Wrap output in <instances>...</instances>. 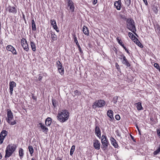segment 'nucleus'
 I'll return each mask as SVG.
<instances>
[{"mask_svg": "<svg viewBox=\"0 0 160 160\" xmlns=\"http://www.w3.org/2000/svg\"><path fill=\"white\" fill-rule=\"evenodd\" d=\"M69 117V113L66 110L59 112L57 116V119L61 122H64L67 121Z\"/></svg>", "mask_w": 160, "mask_h": 160, "instance_id": "nucleus-1", "label": "nucleus"}, {"mask_svg": "<svg viewBox=\"0 0 160 160\" xmlns=\"http://www.w3.org/2000/svg\"><path fill=\"white\" fill-rule=\"evenodd\" d=\"M17 146L14 144H11L8 145L5 150V158H9L15 151Z\"/></svg>", "mask_w": 160, "mask_h": 160, "instance_id": "nucleus-2", "label": "nucleus"}, {"mask_svg": "<svg viewBox=\"0 0 160 160\" xmlns=\"http://www.w3.org/2000/svg\"><path fill=\"white\" fill-rule=\"evenodd\" d=\"M126 25L127 28L133 32L137 36V34L135 33L136 31L135 22L134 20L131 18H127L126 21Z\"/></svg>", "mask_w": 160, "mask_h": 160, "instance_id": "nucleus-3", "label": "nucleus"}, {"mask_svg": "<svg viewBox=\"0 0 160 160\" xmlns=\"http://www.w3.org/2000/svg\"><path fill=\"white\" fill-rule=\"evenodd\" d=\"M7 122L10 125H14L16 123L15 120L13 122H11V121L13 118V116L11 111L10 109L7 110Z\"/></svg>", "mask_w": 160, "mask_h": 160, "instance_id": "nucleus-4", "label": "nucleus"}, {"mask_svg": "<svg viewBox=\"0 0 160 160\" xmlns=\"http://www.w3.org/2000/svg\"><path fill=\"white\" fill-rule=\"evenodd\" d=\"M105 102L104 101L102 100H96L93 104L92 108L96 109L97 107L101 108L104 106Z\"/></svg>", "mask_w": 160, "mask_h": 160, "instance_id": "nucleus-5", "label": "nucleus"}, {"mask_svg": "<svg viewBox=\"0 0 160 160\" xmlns=\"http://www.w3.org/2000/svg\"><path fill=\"white\" fill-rule=\"evenodd\" d=\"M21 43L23 49L26 51L28 52L29 48L26 40L25 38H22L21 40Z\"/></svg>", "mask_w": 160, "mask_h": 160, "instance_id": "nucleus-6", "label": "nucleus"}, {"mask_svg": "<svg viewBox=\"0 0 160 160\" xmlns=\"http://www.w3.org/2000/svg\"><path fill=\"white\" fill-rule=\"evenodd\" d=\"M101 142L103 146V148L106 149L108 146L109 143L105 136H102Z\"/></svg>", "mask_w": 160, "mask_h": 160, "instance_id": "nucleus-7", "label": "nucleus"}, {"mask_svg": "<svg viewBox=\"0 0 160 160\" xmlns=\"http://www.w3.org/2000/svg\"><path fill=\"white\" fill-rule=\"evenodd\" d=\"M122 58H119L121 60H122V63L126 65L127 67H129L130 66V64L124 55L121 56Z\"/></svg>", "mask_w": 160, "mask_h": 160, "instance_id": "nucleus-8", "label": "nucleus"}, {"mask_svg": "<svg viewBox=\"0 0 160 160\" xmlns=\"http://www.w3.org/2000/svg\"><path fill=\"white\" fill-rule=\"evenodd\" d=\"M8 134V132L6 131L2 130L0 134V144H1L3 142V140L5 137Z\"/></svg>", "mask_w": 160, "mask_h": 160, "instance_id": "nucleus-9", "label": "nucleus"}, {"mask_svg": "<svg viewBox=\"0 0 160 160\" xmlns=\"http://www.w3.org/2000/svg\"><path fill=\"white\" fill-rule=\"evenodd\" d=\"M68 6L69 7V9L72 12L74 11V6L73 5V3L71 0H68Z\"/></svg>", "mask_w": 160, "mask_h": 160, "instance_id": "nucleus-10", "label": "nucleus"}, {"mask_svg": "<svg viewBox=\"0 0 160 160\" xmlns=\"http://www.w3.org/2000/svg\"><path fill=\"white\" fill-rule=\"evenodd\" d=\"M7 9L8 10L9 12L12 13L13 14H16L17 12V9L14 7H12L9 6Z\"/></svg>", "mask_w": 160, "mask_h": 160, "instance_id": "nucleus-11", "label": "nucleus"}, {"mask_svg": "<svg viewBox=\"0 0 160 160\" xmlns=\"http://www.w3.org/2000/svg\"><path fill=\"white\" fill-rule=\"evenodd\" d=\"M7 50L11 51L13 54L16 55L17 53L14 48L11 45H8L6 47Z\"/></svg>", "mask_w": 160, "mask_h": 160, "instance_id": "nucleus-12", "label": "nucleus"}, {"mask_svg": "<svg viewBox=\"0 0 160 160\" xmlns=\"http://www.w3.org/2000/svg\"><path fill=\"white\" fill-rule=\"evenodd\" d=\"M16 86V83L13 81L10 82L9 83V89L10 94L12 95V94L13 88Z\"/></svg>", "mask_w": 160, "mask_h": 160, "instance_id": "nucleus-13", "label": "nucleus"}, {"mask_svg": "<svg viewBox=\"0 0 160 160\" xmlns=\"http://www.w3.org/2000/svg\"><path fill=\"white\" fill-rule=\"evenodd\" d=\"M95 132L97 136L100 138L101 135V131L99 127L97 125L96 126Z\"/></svg>", "mask_w": 160, "mask_h": 160, "instance_id": "nucleus-14", "label": "nucleus"}, {"mask_svg": "<svg viewBox=\"0 0 160 160\" xmlns=\"http://www.w3.org/2000/svg\"><path fill=\"white\" fill-rule=\"evenodd\" d=\"M93 146L94 148L97 150H99L100 148V143L98 140H96L93 142Z\"/></svg>", "mask_w": 160, "mask_h": 160, "instance_id": "nucleus-15", "label": "nucleus"}, {"mask_svg": "<svg viewBox=\"0 0 160 160\" xmlns=\"http://www.w3.org/2000/svg\"><path fill=\"white\" fill-rule=\"evenodd\" d=\"M121 1L118 0V1H115L114 3V6L118 10H120L121 8Z\"/></svg>", "mask_w": 160, "mask_h": 160, "instance_id": "nucleus-16", "label": "nucleus"}, {"mask_svg": "<svg viewBox=\"0 0 160 160\" xmlns=\"http://www.w3.org/2000/svg\"><path fill=\"white\" fill-rule=\"evenodd\" d=\"M113 111L110 110H109L107 112L108 116L109 117L110 121H112L114 119V118L113 116Z\"/></svg>", "mask_w": 160, "mask_h": 160, "instance_id": "nucleus-17", "label": "nucleus"}, {"mask_svg": "<svg viewBox=\"0 0 160 160\" xmlns=\"http://www.w3.org/2000/svg\"><path fill=\"white\" fill-rule=\"evenodd\" d=\"M52 122V119L51 118H48L45 120V124L47 126H49Z\"/></svg>", "mask_w": 160, "mask_h": 160, "instance_id": "nucleus-18", "label": "nucleus"}, {"mask_svg": "<svg viewBox=\"0 0 160 160\" xmlns=\"http://www.w3.org/2000/svg\"><path fill=\"white\" fill-rule=\"evenodd\" d=\"M111 143L115 147H117L118 145L116 142V140L112 137L110 138Z\"/></svg>", "mask_w": 160, "mask_h": 160, "instance_id": "nucleus-19", "label": "nucleus"}, {"mask_svg": "<svg viewBox=\"0 0 160 160\" xmlns=\"http://www.w3.org/2000/svg\"><path fill=\"white\" fill-rule=\"evenodd\" d=\"M135 104L136 105V108L138 111L141 110L143 109L141 102H138V103H136Z\"/></svg>", "mask_w": 160, "mask_h": 160, "instance_id": "nucleus-20", "label": "nucleus"}, {"mask_svg": "<svg viewBox=\"0 0 160 160\" xmlns=\"http://www.w3.org/2000/svg\"><path fill=\"white\" fill-rule=\"evenodd\" d=\"M159 8V5L156 4L154 5L152 9L154 12L156 14L158 12Z\"/></svg>", "mask_w": 160, "mask_h": 160, "instance_id": "nucleus-21", "label": "nucleus"}, {"mask_svg": "<svg viewBox=\"0 0 160 160\" xmlns=\"http://www.w3.org/2000/svg\"><path fill=\"white\" fill-rule=\"evenodd\" d=\"M82 31L83 33L86 35H89V32L88 28L85 26H84L82 28Z\"/></svg>", "mask_w": 160, "mask_h": 160, "instance_id": "nucleus-22", "label": "nucleus"}, {"mask_svg": "<svg viewBox=\"0 0 160 160\" xmlns=\"http://www.w3.org/2000/svg\"><path fill=\"white\" fill-rule=\"evenodd\" d=\"M51 34V38H52L51 42H53L54 41L56 40L57 39V36L54 33H52Z\"/></svg>", "mask_w": 160, "mask_h": 160, "instance_id": "nucleus-23", "label": "nucleus"}, {"mask_svg": "<svg viewBox=\"0 0 160 160\" xmlns=\"http://www.w3.org/2000/svg\"><path fill=\"white\" fill-rule=\"evenodd\" d=\"M39 124L40 125V127L42 130H43V132H47L48 130L47 128L42 123H40Z\"/></svg>", "mask_w": 160, "mask_h": 160, "instance_id": "nucleus-24", "label": "nucleus"}, {"mask_svg": "<svg viewBox=\"0 0 160 160\" xmlns=\"http://www.w3.org/2000/svg\"><path fill=\"white\" fill-rule=\"evenodd\" d=\"M129 37L133 41L135 40L137 38L131 32H129L128 33Z\"/></svg>", "mask_w": 160, "mask_h": 160, "instance_id": "nucleus-25", "label": "nucleus"}, {"mask_svg": "<svg viewBox=\"0 0 160 160\" xmlns=\"http://www.w3.org/2000/svg\"><path fill=\"white\" fill-rule=\"evenodd\" d=\"M136 44L139 46L140 48H142L143 45L142 44L140 43V41L138 40L137 38L134 41H133Z\"/></svg>", "mask_w": 160, "mask_h": 160, "instance_id": "nucleus-26", "label": "nucleus"}, {"mask_svg": "<svg viewBox=\"0 0 160 160\" xmlns=\"http://www.w3.org/2000/svg\"><path fill=\"white\" fill-rule=\"evenodd\" d=\"M58 71L59 73L61 75H62L64 73V68L62 67L58 68Z\"/></svg>", "mask_w": 160, "mask_h": 160, "instance_id": "nucleus-27", "label": "nucleus"}, {"mask_svg": "<svg viewBox=\"0 0 160 160\" xmlns=\"http://www.w3.org/2000/svg\"><path fill=\"white\" fill-rule=\"evenodd\" d=\"M155 29L156 32L159 34H160V27L158 24H156L155 26Z\"/></svg>", "mask_w": 160, "mask_h": 160, "instance_id": "nucleus-28", "label": "nucleus"}, {"mask_svg": "<svg viewBox=\"0 0 160 160\" xmlns=\"http://www.w3.org/2000/svg\"><path fill=\"white\" fill-rule=\"evenodd\" d=\"M30 45L32 50L33 51H36V45L32 41H31Z\"/></svg>", "mask_w": 160, "mask_h": 160, "instance_id": "nucleus-29", "label": "nucleus"}, {"mask_svg": "<svg viewBox=\"0 0 160 160\" xmlns=\"http://www.w3.org/2000/svg\"><path fill=\"white\" fill-rule=\"evenodd\" d=\"M19 155L20 157H21V158L22 157H23L24 153H23V150L21 148H20L19 150Z\"/></svg>", "mask_w": 160, "mask_h": 160, "instance_id": "nucleus-30", "label": "nucleus"}, {"mask_svg": "<svg viewBox=\"0 0 160 160\" xmlns=\"http://www.w3.org/2000/svg\"><path fill=\"white\" fill-rule=\"evenodd\" d=\"M28 149L30 154L31 156L34 150L32 147V146H28Z\"/></svg>", "mask_w": 160, "mask_h": 160, "instance_id": "nucleus-31", "label": "nucleus"}, {"mask_svg": "<svg viewBox=\"0 0 160 160\" xmlns=\"http://www.w3.org/2000/svg\"><path fill=\"white\" fill-rule=\"evenodd\" d=\"M75 149V146L74 145H73L70 149V155L72 156L74 152V151Z\"/></svg>", "mask_w": 160, "mask_h": 160, "instance_id": "nucleus-32", "label": "nucleus"}, {"mask_svg": "<svg viewBox=\"0 0 160 160\" xmlns=\"http://www.w3.org/2000/svg\"><path fill=\"white\" fill-rule=\"evenodd\" d=\"M80 92L77 90L74 91L73 93H72V95L75 97L77 95H78L80 94Z\"/></svg>", "mask_w": 160, "mask_h": 160, "instance_id": "nucleus-33", "label": "nucleus"}, {"mask_svg": "<svg viewBox=\"0 0 160 160\" xmlns=\"http://www.w3.org/2000/svg\"><path fill=\"white\" fill-rule=\"evenodd\" d=\"M118 99V97L117 96H115L113 98L112 102L114 104H116L117 103Z\"/></svg>", "mask_w": 160, "mask_h": 160, "instance_id": "nucleus-34", "label": "nucleus"}, {"mask_svg": "<svg viewBox=\"0 0 160 160\" xmlns=\"http://www.w3.org/2000/svg\"><path fill=\"white\" fill-rule=\"evenodd\" d=\"M160 152V147L158 148V149L154 152L153 154L154 155H155L158 154Z\"/></svg>", "mask_w": 160, "mask_h": 160, "instance_id": "nucleus-35", "label": "nucleus"}, {"mask_svg": "<svg viewBox=\"0 0 160 160\" xmlns=\"http://www.w3.org/2000/svg\"><path fill=\"white\" fill-rule=\"evenodd\" d=\"M50 22L51 25H52L53 26H54L55 25H57L56 21L53 19H51L50 20Z\"/></svg>", "mask_w": 160, "mask_h": 160, "instance_id": "nucleus-36", "label": "nucleus"}, {"mask_svg": "<svg viewBox=\"0 0 160 160\" xmlns=\"http://www.w3.org/2000/svg\"><path fill=\"white\" fill-rule=\"evenodd\" d=\"M125 4L128 7H129L131 3V0H127L125 1Z\"/></svg>", "mask_w": 160, "mask_h": 160, "instance_id": "nucleus-37", "label": "nucleus"}, {"mask_svg": "<svg viewBox=\"0 0 160 160\" xmlns=\"http://www.w3.org/2000/svg\"><path fill=\"white\" fill-rule=\"evenodd\" d=\"M73 38L74 39V41L76 43V44H77L78 43V41L77 39V38L76 36V35L75 34H73Z\"/></svg>", "mask_w": 160, "mask_h": 160, "instance_id": "nucleus-38", "label": "nucleus"}, {"mask_svg": "<svg viewBox=\"0 0 160 160\" xmlns=\"http://www.w3.org/2000/svg\"><path fill=\"white\" fill-rule=\"evenodd\" d=\"M56 63L57 66L58 67V68H61L62 67V64H61L60 62L59 61H57Z\"/></svg>", "mask_w": 160, "mask_h": 160, "instance_id": "nucleus-39", "label": "nucleus"}, {"mask_svg": "<svg viewBox=\"0 0 160 160\" xmlns=\"http://www.w3.org/2000/svg\"><path fill=\"white\" fill-rule=\"evenodd\" d=\"M117 40L118 42L119 43L120 45L122 43V41H121V39H120L119 37H118L117 38Z\"/></svg>", "mask_w": 160, "mask_h": 160, "instance_id": "nucleus-40", "label": "nucleus"}, {"mask_svg": "<svg viewBox=\"0 0 160 160\" xmlns=\"http://www.w3.org/2000/svg\"><path fill=\"white\" fill-rule=\"evenodd\" d=\"M53 28H54V29H55L57 32H59V31L58 29V28L57 25L53 26Z\"/></svg>", "mask_w": 160, "mask_h": 160, "instance_id": "nucleus-41", "label": "nucleus"}, {"mask_svg": "<svg viewBox=\"0 0 160 160\" xmlns=\"http://www.w3.org/2000/svg\"><path fill=\"white\" fill-rule=\"evenodd\" d=\"M77 46H78L79 50V51L81 53H83V51H82V50L81 49V48L80 47V46L79 45V43H78L77 44H76Z\"/></svg>", "mask_w": 160, "mask_h": 160, "instance_id": "nucleus-42", "label": "nucleus"}, {"mask_svg": "<svg viewBox=\"0 0 160 160\" xmlns=\"http://www.w3.org/2000/svg\"><path fill=\"white\" fill-rule=\"evenodd\" d=\"M32 29L33 31H35L36 29V24H32Z\"/></svg>", "mask_w": 160, "mask_h": 160, "instance_id": "nucleus-43", "label": "nucleus"}, {"mask_svg": "<svg viewBox=\"0 0 160 160\" xmlns=\"http://www.w3.org/2000/svg\"><path fill=\"white\" fill-rule=\"evenodd\" d=\"M52 103L53 105V106L54 107H56L57 103H56V101L55 100H52Z\"/></svg>", "mask_w": 160, "mask_h": 160, "instance_id": "nucleus-44", "label": "nucleus"}, {"mask_svg": "<svg viewBox=\"0 0 160 160\" xmlns=\"http://www.w3.org/2000/svg\"><path fill=\"white\" fill-rule=\"evenodd\" d=\"M154 66L157 69H159L160 68L158 64L157 63H155L154 64Z\"/></svg>", "mask_w": 160, "mask_h": 160, "instance_id": "nucleus-45", "label": "nucleus"}, {"mask_svg": "<svg viewBox=\"0 0 160 160\" xmlns=\"http://www.w3.org/2000/svg\"><path fill=\"white\" fill-rule=\"evenodd\" d=\"M115 118L117 120H120V117L119 115H117L115 116Z\"/></svg>", "mask_w": 160, "mask_h": 160, "instance_id": "nucleus-46", "label": "nucleus"}, {"mask_svg": "<svg viewBox=\"0 0 160 160\" xmlns=\"http://www.w3.org/2000/svg\"><path fill=\"white\" fill-rule=\"evenodd\" d=\"M31 96H32V98L34 100H36L37 98H36V97L34 96V94H32Z\"/></svg>", "mask_w": 160, "mask_h": 160, "instance_id": "nucleus-47", "label": "nucleus"}, {"mask_svg": "<svg viewBox=\"0 0 160 160\" xmlns=\"http://www.w3.org/2000/svg\"><path fill=\"white\" fill-rule=\"evenodd\" d=\"M124 48L128 53L129 54L130 53V52H129L128 51V49L126 47H124Z\"/></svg>", "mask_w": 160, "mask_h": 160, "instance_id": "nucleus-48", "label": "nucleus"}, {"mask_svg": "<svg viewBox=\"0 0 160 160\" xmlns=\"http://www.w3.org/2000/svg\"><path fill=\"white\" fill-rule=\"evenodd\" d=\"M97 2V0H93L92 3L93 4H95Z\"/></svg>", "mask_w": 160, "mask_h": 160, "instance_id": "nucleus-49", "label": "nucleus"}, {"mask_svg": "<svg viewBox=\"0 0 160 160\" xmlns=\"http://www.w3.org/2000/svg\"><path fill=\"white\" fill-rule=\"evenodd\" d=\"M115 66L117 68H119V66L117 62L115 63Z\"/></svg>", "mask_w": 160, "mask_h": 160, "instance_id": "nucleus-50", "label": "nucleus"}, {"mask_svg": "<svg viewBox=\"0 0 160 160\" xmlns=\"http://www.w3.org/2000/svg\"><path fill=\"white\" fill-rule=\"evenodd\" d=\"M42 77L41 76H39L38 78V80L39 81H41L42 79Z\"/></svg>", "mask_w": 160, "mask_h": 160, "instance_id": "nucleus-51", "label": "nucleus"}, {"mask_svg": "<svg viewBox=\"0 0 160 160\" xmlns=\"http://www.w3.org/2000/svg\"><path fill=\"white\" fill-rule=\"evenodd\" d=\"M32 24H35V21L33 19L32 20Z\"/></svg>", "mask_w": 160, "mask_h": 160, "instance_id": "nucleus-52", "label": "nucleus"}, {"mask_svg": "<svg viewBox=\"0 0 160 160\" xmlns=\"http://www.w3.org/2000/svg\"><path fill=\"white\" fill-rule=\"evenodd\" d=\"M143 2L145 3L146 5H147L148 4V3L147 1V0H145V1Z\"/></svg>", "mask_w": 160, "mask_h": 160, "instance_id": "nucleus-53", "label": "nucleus"}, {"mask_svg": "<svg viewBox=\"0 0 160 160\" xmlns=\"http://www.w3.org/2000/svg\"><path fill=\"white\" fill-rule=\"evenodd\" d=\"M117 70H118V72H121V69H120V68H117Z\"/></svg>", "mask_w": 160, "mask_h": 160, "instance_id": "nucleus-54", "label": "nucleus"}, {"mask_svg": "<svg viewBox=\"0 0 160 160\" xmlns=\"http://www.w3.org/2000/svg\"><path fill=\"white\" fill-rule=\"evenodd\" d=\"M131 137L133 141L134 142H135V140L134 139V138L133 137H132V136L131 135Z\"/></svg>", "mask_w": 160, "mask_h": 160, "instance_id": "nucleus-55", "label": "nucleus"}, {"mask_svg": "<svg viewBox=\"0 0 160 160\" xmlns=\"http://www.w3.org/2000/svg\"><path fill=\"white\" fill-rule=\"evenodd\" d=\"M120 45H121L123 48L124 47H126L125 46H124V45L122 43Z\"/></svg>", "mask_w": 160, "mask_h": 160, "instance_id": "nucleus-56", "label": "nucleus"}, {"mask_svg": "<svg viewBox=\"0 0 160 160\" xmlns=\"http://www.w3.org/2000/svg\"><path fill=\"white\" fill-rule=\"evenodd\" d=\"M57 160H62L59 157H58L57 158Z\"/></svg>", "mask_w": 160, "mask_h": 160, "instance_id": "nucleus-57", "label": "nucleus"}, {"mask_svg": "<svg viewBox=\"0 0 160 160\" xmlns=\"http://www.w3.org/2000/svg\"><path fill=\"white\" fill-rule=\"evenodd\" d=\"M137 129H138V132H139V133H140V130H139V128H138V126H137Z\"/></svg>", "mask_w": 160, "mask_h": 160, "instance_id": "nucleus-58", "label": "nucleus"}, {"mask_svg": "<svg viewBox=\"0 0 160 160\" xmlns=\"http://www.w3.org/2000/svg\"><path fill=\"white\" fill-rule=\"evenodd\" d=\"M31 160H35V159H34L33 158H32Z\"/></svg>", "mask_w": 160, "mask_h": 160, "instance_id": "nucleus-59", "label": "nucleus"}, {"mask_svg": "<svg viewBox=\"0 0 160 160\" xmlns=\"http://www.w3.org/2000/svg\"><path fill=\"white\" fill-rule=\"evenodd\" d=\"M158 69L159 70V72H160V68H159V69Z\"/></svg>", "mask_w": 160, "mask_h": 160, "instance_id": "nucleus-60", "label": "nucleus"}, {"mask_svg": "<svg viewBox=\"0 0 160 160\" xmlns=\"http://www.w3.org/2000/svg\"><path fill=\"white\" fill-rule=\"evenodd\" d=\"M143 1H145V0H143Z\"/></svg>", "mask_w": 160, "mask_h": 160, "instance_id": "nucleus-61", "label": "nucleus"}]
</instances>
